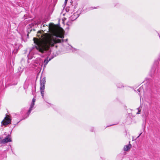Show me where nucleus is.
Returning <instances> with one entry per match:
<instances>
[{"instance_id": "1", "label": "nucleus", "mask_w": 160, "mask_h": 160, "mask_svg": "<svg viewBox=\"0 0 160 160\" xmlns=\"http://www.w3.org/2000/svg\"><path fill=\"white\" fill-rule=\"evenodd\" d=\"M48 28L51 34H44L43 31H39L37 33L39 39L33 38L34 42L36 45L35 47L42 53L45 52L50 46H52L54 44L61 42V40L57 38H64L63 30L56 25L50 23Z\"/></svg>"}, {"instance_id": "2", "label": "nucleus", "mask_w": 160, "mask_h": 160, "mask_svg": "<svg viewBox=\"0 0 160 160\" xmlns=\"http://www.w3.org/2000/svg\"><path fill=\"white\" fill-rule=\"evenodd\" d=\"M11 122V119L9 118V116L6 115L4 119L2 122V124L4 125H6Z\"/></svg>"}, {"instance_id": "3", "label": "nucleus", "mask_w": 160, "mask_h": 160, "mask_svg": "<svg viewBox=\"0 0 160 160\" xmlns=\"http://www.w3.org/2000/svg\"><path fill=\"white\" fill-rule=\"evenodd\" d=\"M78 16V15L77 13H74L70 18V19L72 21H74L76 19Z\"/></svg>"}, {"instance_id": "4", "label": "nucleus", "mask_w": 160, "mask_h": 160, "mask_svg": "<svg viewBox=\"0 0 160 160\" xmlns=\"http://www.w3.org/2000/svg\"><path fill=\"white\" fill-rule=\"evenodd\" d=\"M45 89V85H40V90L41 93L42 97L43 98L44 97V92Z\"/></svg>"}, {"instance_id": "5", "label": "nucleus", "mask_w": 160, "mask_h": 160, "mask_svg": "<svg viewBox=\"0 0 160 160\" xmlns=\"http://www.w3.org/2000/svg\"><path fill=\"white\" fill-rule=\"evenodd\" d=\"M11 141L10 138L9 136H7L4 139L2 140V143H5Z\"/></svg>"}, {"instance_id": "6", "label": "nucleus", "mask_w": 160, "mask_h": 160, "mask_svg": "<svg viewBox=\"0 0 160 160\" xmlns=\"http://www.w3.org/2000/svg\"><path fill=\"white\" fill-rule=\"evenodd\" d=\"M131 147L132 145L130 144L128 145H125L123 148V150L126 151H128L131 148Z\"/></svg>"}, {"instance_id": "7", "label": "nucleus", "mask_w": 160, "mask_h": 160, "mask_svg": "<svg viewBox=\"0 0 160 160\" xmlns=\"http://www.w3.org/2000/svg\"><path fill=\"white\" fill-rule=\"evenodd\" d=\"M46 83L45 78H42L40 80V85H45Z\"/></svg>"}, {"instance_id": "8", "label": "nucleus", "mask_w": 160, "mask_h": 160, "mask_svg": "<svg viewBox=\"0 0 160 160\" xmlns=\"http://www.w3.org/2000/svg\"><path fill=\"white\" fill-rule=\"evenodd\" d=\"M35 103L32 102L31 105H30V107L29 110H28V116L29 115V113H30L31 111L32 110L33 108V107L34 106V105Z\"/></svg>"}, {"instance_id": "9", "label": "nucleus", "mask_w": 160, "mask_h": 160, "mask_svg": "<svg viewBox=\"0 0 160 160\" xmlns=\"http://www.w3.org/2000/svg\"><path fill=\"white\" fill-rule=\"evenodd\" d=\"M48 61L47 59H45L44 60V63L45 64H47V63H48Z\"/></svg>"}, {"instance_id": "10", "label": "nucleus", "mask_w": 160, "mask_h": 160, "mask_svg": "<svg viewBox=\"0 0 160 160\" xmlns=\"http://www.w3.org/2000/svg\"><path fill=\"white\" fill-rule=\"evenodd\" d=\"M137 109L138 110V112H137V114H139V112H140V111H141V109H140V108H138Z\"/></svg>"}, {"instance_id": "11", "label": "nucleus", "mask_w": 160, "mask_h": 160, "mask_svg": "<svg viewBox=\"0 0 160 160\" xmlns=\"http://www.w3.org/2000/svg\"><path fill=\"white\" fill-rule=\"evenodd\" d=\"M36 99L34 98H33L32 100V102L35 103V102Z\"/></svg>"}, {"instance_id": "12", "label": "nucleus", "mask_w": 160, "mask_h": 160, "mask_svg": "<svg viewBox=\"0 0 160 160\" xmlns=\"http://www.w3.org/2000/svg\"><path fill=\"white\" fill-rule=\"evenodd\" d=\"M67 1H68V0H65V4H66V3L67 2Z\"/></svg>"}, {"instance_id": "13", "label": "nucleus", "mask_w": 160, "mask_h": 160, "mask_svg": "<svg viewBox=\"0 0 160 160\" xmlns=\"http://www.w3.org/2000/svg\"><path fill=\"white\" fill-rule=\"evenodd\" d=\"M70 24V22H68L67 23V25H69Z\"/></svg>"}, {"instance_id": "14", "label": "nucleus", "mask_w": 160, "mask_h": 160, "mask_svg": "<svg viewBox=\"0 0 160 160\" xmlns=\"http://www.w3.org/2000/svg\"><path fill=\"white\" fill-rule=\"evenodd\" d=\"M141 134H142V133H140V134L138 136V138L141 135Z\"/></svg>"}, {"instance_id": "15", "label": "nucleus", "mask_w": 160, "mask_h": 160, "mask_svg": "<svg viewBox=\"0 0 160 160\" xmlns=\"http://www.w3.org/2000/svg\"><path fill=\"white\" fill-rule=\"evenodd\" d=\"M40 23V22H38V24H39Z\"/></svg>"}]
</instances>
